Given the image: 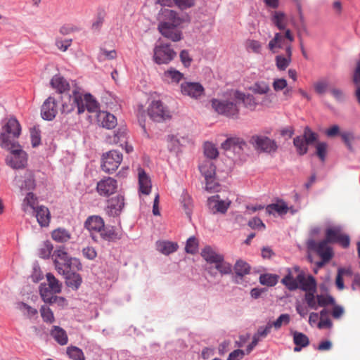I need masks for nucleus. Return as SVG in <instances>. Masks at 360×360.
Returning <instances> with one entry per match:
<instances>
[{
    "mask_svg": "<svg viewBox=\"0 0 360 360\" xmlns=\"http://www.w3.org/2000/svg\"><path fill=\"white\" fill-rule=\"evenodd\" d=\"M214 264V268L221 274L227 275L230 274L232 271V266L229 262L224 261V257H222L219 262H217Z\"/></svg>",
    "mask_w": 360,
    "mask_h": 360,
    "instance_id": "nucleus-44",
    "label": "nucleus"
},
{
    "mask_svg": "<svg viewBox=\"0 0 360 360\" xmlns=\"http://www.w3.org/2000/svg\"><path fill=\"white\" fill-rule=\"evenodd\" d=\"M325 234V240L329 243H338L344 248H347L349 246V236L342 233L340 227H330L326 230Z\"/></svg>",
    "mask_w": 360,
    "mask_h": 360,
    "instance_id": "nucleus-12",
    "label": "nucleus"
},
{
    "mask_svg": "<svg viewBox=\"0 0 360 360\" xmlns=\"http://www.w3.org/2000/svg\"><path fill=\"white\" fill-rule=\"evenodd\" d=\"M138 178L139 192L144 195H148L151 191V180L150 176L141 167L138 169Z\"/></svg>",
    "mask_w": 360,
    "mask_h": 360,
    "instance_id": "nucleus-22",
    "label": "nucleus"
},
{
    "mask_svg": "<svg viewBox=\"0 0 360 360\" xmlns=\"http://www.w3.org/2000/svg\"><path fill=\"white\" fill-rule=\"evenodd\" d=\"M176 56V52L169 44L161 43L156 45L153 50V60L158 65L168 64Z\"/></svg>",
    "mask_w": 360,
    "mask_h": 360,
    "instance_id": "nucleus-10",
    "label": "nucleus"
},
{
    "mask_svg": "<svg viewBox=\"0 0 360 360\" xmlns=\"http://www.w3.org/2000/svg\"><path fill=\"white\" fill-rule=\"evenodd\" d=\"M272 86L274 91H282L286 89L285 91H284L285 95L288 94L290 91V89L287 88V81L283 78L274 79Z\"/></svg>",
    "mask_w": 360,
    "mask_h": 360,
    "instance_id": "nucleus-56",
    "label": "nucleus"
},
{
    "mask_svg": "<svg viewBox=\"0 0 360 360\" xmlns=\"http://www.w3.org/2000/svg\"><path fill=\"white\" fill-rule=\"evenodd\" d=\"M127 133L125 128H119L118 130L111 137L108 138V142L112 144H120V146L123 147L124 143H126L127 139Z\"/></svg>",
    "mask_w": 360,
    "mask_h": 360,
    "instance_id": "nucleus-35",
    "label": "nucleus"
},
{
    "mask_svg": "<svg viewBox=\"0 0 360 360\" xmlns=\"http://www.w3.org/2000/svg\"><path fill=\"white\" fill-rule=\"evenodd\" d=\"M317 309L320 307H325L335 302L334 298L330 295H316Z\"/></svg>",
    "mask_w": 360,
    "mask_h": 360,
    "instance_id": "nucleus-52",
    "label": "nucleus"
},
{
    "mask_svg": "<svg viewBox=\"0 0 360 360\" xmlns=\"http://www.w3.org/2000/svg\"><path fill=\"white\" fill-rule=\"evenodd\" d=\"M158 30L165 38L177 42L182 39V29L191 22L187 13L162 8L158 14Z\"/></svg>",
    "mask_w": 360,
    "mask_h": 360,
    "instance_id": "nucleus-1",
    "label": "nucleus"
},
{
    "mask_svg": "<svg viewBox=\"0 0 360 360\" xmlns=\"http://www.w3.org/2000/svg\"><path fill=\"white\" fill-rule=\"evenodd\" d=\"M39 293L44 302L46 303H53L57 299V297L53 295V292L45 283L40 285Z\"/></svg>",
    "mask_w": 360,
    "mask_h": 360,
    "instance_id": "nucleus-37",
    "label": "nucleus"
},
{
    "mask_svg": "<svg viewBox=\"0 0 360 360\" xmlns=\"http://www.w3.org/2000/svg\"><path fill=\"white\" fill-rule=\"evenodd\" d=\"M117 188L115 179L111 177H105L97 183L96 191L100 195L108 197L114 194Z\"/></svg>",
    "mask_w": 360,
    "mask_h": 360,
    "instance_id": "nucleus-16",
    "label": "nucleus"
},
{
    "mask_svg": "<svg viewBox=\"0 0 360 360\" xmlns=\"http://www.w3.org/2000/svg\"><path fill=\"white\" fill-rule=\"evenodd\" d=\"M63 275L65 278V283L68 286L74 289H77L81 285L82 279L79 274L72 272V271H70Z\"/></svg>",
    "mask_w": 360,
    "mask_h": 360,
    "instance_id": "nucleus-34",
    "label": "nucleus"
},
{
    "mask_svg": "<svg viewBox=\"0 0 360 360\" xmlns=\"http://www.w3.org/2000/svg\"><path fill=\"white\" fill-rule=\"evenodd\" d=\"M290 321V315L288 314H281L275 321L271 323V327H274L276 330H278L283 324L288 325Z\"/></svg>",
    "mask_w": 360,
    "mask_h": 360,
    "instance_id": "nucleus-55",
    "label": "nucleus"
},
{
    "mask_svg": "<svg viewBox=\"0 0 360 360\" xmlns=\"http://www.w3.org/2000/svg\"><path fill=\"white\" fill-rule=\"evenodd\" d=\"M56 271L60 274H65L74 269H82V264L76 259L69 256L64 246L57 248L52 255Z\"/></svg>",
    "mask_w": 360,
    "mask_h": 360,
    "instance_id": "nucleus-5",
    "label": "nucleus"
},
{
    "mask_svg": "<svg viewBox=\"0 0 360 360\" xmlns=\"http://www.w3.org/2000/svg\"><path fill=\"white\" fill-rule=\"evenodd\" d=\"M19 309L22 311H26V314L30 318L36 316L38 314V311L36 309L32 308L24 302L19 304Z\"/></svg>",
    "mask_w": 360,
    "mask_h": 360,
    "instance_id": "nucleus-63",
    "label": "nucleus"
},
{
    "mask_svg": "<svg viewBox=\"0 0 360 360\" xmlns=\"http://www.w3.org/2000/svg\"><path fill=\"white\" fill-rule=\"evenodd\" d=\"M71 237V233L65 228H58L51 232L52 239L59 243L68 242Z\"/></svg>",
    "mask_w": 360,
    "mask_h": 360,
    "instance_id": "nucleus-33",
    "label": "nucleus"
},
{
    "mask_svg": "<svg viewBox=\"0 0 360 360\" xmlns=\"http://www.w3.org/2000/svg\"><path fill=\"white\" fill-rule=\"evenodd\" d=\"M67 354L73 360H85L82 350L75 346L68 347L67 348Z\"/></svg>",
    "mask_w": 360,
    "mask_h": 360,
    "instance_id": "nucleus-48",
    "label": "nucleus"
},
{
    "mask_svg": "<svg viewBox=\"0 0 360 360\" xmlns=\"http://www.w3.org/2000/svg\"><path fill=\"white\" fill-rule=\"evenodd\" d=\"M50 84L59 94H63L70 90V84L60 75H54L51 79Z\"/></svg>",
    "mask_w": 360,
    "mask_h": 360,
    "instance_id": "nucleus-27",
    "label": "nucleus"
},
{
    "mask_svg": "<svg viewBox=\"0 0 360 360\" xmlns=\"http://www.w3.org/2000/svg\"><path fill=\"white\" fill-rule=\"evenodd\" d=\"M302 137L306 140L308 144L311 145L316 141L318 139V134L312 131L309 127H306L304 129Z\"/></svg>",
    "mask_w": 360,
    "mask_h": 360,
    "instance_id": "nucleus-60",
    "label": "nucleus"
},
{
    "mask_svg": "<svg viewBox=\"0 0 360 360\" xmlns=\"http://www.w3.org/2000/svg\"><path fill=\"white\" fill-rule=\"evenodd\" d=\"M248 226L253 229H264L265 224L257 217H254L248 221Z\"/></svg>",
    "mask_w": 360,
    "mask_h": 360,
    "instance_id": "nucleus-64",
    "label": "nucleus"
},
{
    "mask_svg": "<svg viewBox=\"0 0 360 360\" xmlns=\"http://www.w3.org/2000/svg\"><path fill=\"white\" fill-rule=\"evenodd\" d=\"M231 100L220 101L218 99L212 100V108L218 114L228 117L236 118L239 114V108L236 99L231 98Z\"/></svg>",
    "mask_w": 360,
    "mask_h": 360,
    "instance_id": "nucleus-7",
    "label": "nucleus"
},
{
    "mask_svg": "<svg viewBox=\"0 0 360 360\" xmlns=\"http://www.w3.org/2000/svg\"><path fill=\"white\" fill-rule=\"evenodd\" d=\"M148 115L155 122H163L170 117L169 111L160 101H153L148 108Z\"/></svg>",
    "mask_w": 360,
    "mask_h": 360,
    "instance_id": "nucleus-13",
    "label": "nucleus"
},
{
    "mask_svg": "<svg viewBox=\"0 0 360 360\" xmlns=\"http://www.w3.org/2000/svg\"><path fill=\"white\" fill-rule=\"evenodd\" d=\"M85 227L91 232H101L104 228V221L101 217L91 216L85 221Z\"/></svg>",
    "mask_w": 360,
    "mask_h": 360,
    "instance_id": "nucleus-29",
    "label": "nucleus"
},
{
    "mask_svg": "<svg viewBox=\"0 0 360 360\" xmlns=\"http://www.w3.org/2000/svg\"><path fill=\"white\" fill-rule=\"evenodd\" d=\"M328 145L325 142L319 143L316 145V155L321 161L325 160Z\"/></svg>",
    "mask_w": 360,
    "mask_h": 360,
    "instance_id": "nucleus-61",
    "label": "nucleus"
},
{
    "mask_svg": "<svg viewBox=\"0 0 360 360\" xmlns=\"http://www.w3.org/2000/svg\"><path fill=\"white\" fill-rule=\"evenodd\" d=\"M259 282L264 285L274 286L278 282V276L269 274H262L259 276Z\"/></svg>",
    "mask_w": 360,
    "mask_h": 360,
    "instance_id": "nucleus-51",
    "label": "nucleus"
},
{
    "mask_svg": "<svg viewBox=\"0 0 360 360\" xmlns=\"http://www.w3.org/2000/svg\"><path fill=\"white\" fill-rule=\"evenodd\" d=\"M178 244L168 240H159L156 242L157 250L166 255L176 252L178 249Z\"/></svg>",
    "mask_w": 360,
    "mask_h": 360,
    "instance_id": "nucleus-30",
    "label": "nucleus"
},
{
    "mask_svg": "<svg viewBox=\"0 0 360 360\" xmlns=\"http://www.w3.org/2000/svg\"><path fill=\"white\" fill-rule=\"evenodd\" d=\"M232 98L241 101L245 108L251 110H254L257 105L255 98L251 94L246 95L241 91H233L232 92Z\"/></svg>",
    "mask_w": 360,
    "mask_h": 360,
    "instance_id": "nucleus-21",
    "label": "nucleus"
},
{
    "mask_svg": "<svg viewBox=\"0 0 360 360\" xmlns=\"http://www.w3.org/2000/svg\"><path fill=\"white\" fill-rule=\"evenodd\" d=\"M122 233L116 231L113 228L104 229H103L101 232V236L106 240L113 241L119 240L122 238Z\"/></svg>",
    "mask_w": 360,
    "mask_h": 360,
    "instance_id": "nucleus-42",
    "label": "nucleus"
},
{
    "mask_svg": "<svg viewBox=\"0 0 360 360\" xmlns=\"http://www.w3.org/2000/svg\"><path fill=\"white\" fill-rule=\"evenodd\" d=\"M234 271L237 277L242 278L250 273V266L247 262L238 260L234 265Z\"/></svg>",
    "mask_w": 360,
    "mask_h": 360,
    "instance_id": "nucleus-40",
    "label": "nucleus"
},
{
    "mask_svg": "<svg viewBox=\"0 0 360 360\" xmlns=\"http://www.w3.org/2000/svg\"><path fill=\"white\" fill-rule=\"evenodd\" d=\"M181 92L191 98H197L204 92L203 86L198 82H185L181 85Z\"/></svg>",
    "mask_w": 360,
    "mask_h": 360,
    "instance_id": "nucleus-18",
    "label": "nucleus"
},
{
    "mask_svg": "<svg viewBox=\"0 0 360 360\" xmlns=\"http://www.w3.org/2000/svg\"><path fill=\"white\" fill-rule=\"evenodd\" d=\"M72 42V39H63L60 37H57L55 41V45L60 51L65 52L71 46Z\"/></svg>",
    "mask_w": 360,
    "mask_h": 360,
    "instance_id": "nucleus-57",
    "label": "nucleus"
},
{
    "mask_svg": "<svg viewBox=\"0 0 360 360\" xmlns=\"http://www.w3.org/2000/svg\"><path fill=\"white\" fill-rule=\"evenodd\" d=\"M122 158V154L115 150L104 153L102 157V170L108 174L114 172L121 164Z\"/></svg>",
    "mask_w": 360,
    "mask_h": 360,
    "instance_id": "nucleus-9",
    "label": "nucleus"
},
{
    "mask_svg": "<svg viewBox=\"0 0 360 360\" xmlns=\"http://www.w3.org/2000/svg\"><path fill=\"white\" fill-rule=\"evenodd\" d=\"M124 205V202L122 196L117 195L112 198L108 201V205L105 208L106 214L110 217H117L120 214Z\"/></svg>",
    "mask_w": 360,
    "mask_h": 360,
    "instance_id": "nucleus-19",
    "label": "nucleus"
},
{
    "mask_svg": "<svg viewBox=\"0 0 360 360\" xmlns=\"http://www.w3.org/2000/svg\"><path fill=\"white\" fill-rule=\"evenodd\" d=\"M21 127L15 117L9 118L2 127L0 133V146L2 148H12L17 146L16 139L20 136Z\"/></svg>",
    "mask_w": 360,
    "mask_h": 360,
    "instance_id": "nucleus-6",
    "label": "nucleus"
},
{
    "mask_svg": "<svg viewBox=\"0 0 360 360\" xmlns=\"http://www.w3.org/2000/svg\"><path fill=\"white\" fill-rule=\"evenodd\" d=\"M250 143L254 148L259 152L271 153H275L278 148L276 142L266 136H252L250 139Z\"/></svg>",
    "mask_w": 360,
    "mask_h": 360,
    "instance_id": "nucleus-11",
    "label": "nucleus"
},
{
    "mask_svg": "<svg viewBox=\"0 0 360 360\" xmlns=\"http://www.w3.org/2000/svg\"><path fill=\"white\" fill-rule=\"evenodd\" d=\"M246 146L245 142L243 139L239 137L228 138L225 141L221 144V148L224 150H233V151L243 150Z\"/></svg>",
    "mask_w": 360,
    "mask_h": 360,
    "instance_id": "nucleus-25",
    "label": "nucleus"
},
{
    "mask_svg": "<svg viewBox=\"0 0 360 360\" xmlns=\"http://www.w3.org/2000/svg\"><path fill=\"white\" fill-rule=\"evenodd\" d=\"M58 113V105L56 99L49 96L41 105V115L44 120H52Z\"/></svg>",
    "mask_w": 360,
    "mask_h": 360,
    "instance_id": "nucleus-17",
    "label": "nucleus"
},
{
    "mask_svg": "<svg viewBox=\"0 0 360 360\" xmlns=\"http://www.w3.org/2000/svg\"><path fill=\"white\" fill-rule=\"evenodd\" d=\"M201 174L205 176L206 181L205 188L207 191L214 190L217 184L214 182L216 167L212 160H205L199 165Z\"/></svg>",
    "mask_w": 360,
    "mask_h": 360,
    "instance_id": "nucleus-14",
    "label": "nucleus"
},
{
    "mask_svg": "<svg viewBox=\"0 0 360 360\" xmlns=\"http://www.w3.org/2000/svg\"><path fill=\"white\" fill-rule=\"evenodd\" d=\"M294 41V37L292 32L287 29L285 34L276 33L274 37L269 42L268 47L269 50L276 53V49L285 47V56L278 55L276 56V65L279 70H285L291 63L292 58V45Z\"/></svg>",
    "mask_w": 360,
    "mask_h": 360,
    "instance_id": "nucleus-3",
    "label": "nucleus"
},
{
    "mask_svg": "<svg viewBox=\"0 0 360 360\" xmlns=\"http://www.w3.org/2000/svg\"><path fill=\"white\" fill-rule=\"evenodd\" d=\"M309 248L315 252L321 259L330 261L333 255L332 248L329 245V243L325 239L319 242L311 240L308 243Z\"/></svg>",
    "mask_w": 360,
    "mask_h": 360,
    "instance_id": "nucleus-15",
    "label": "nucleus"
},
{
    "mask_svg": "<svg viewBox=\"0 0 360 360\" xmlns=\"http://www.w3.org/2000/svg\"><path fill=\"white\" fill-rule=\"evenodd\" d=\"M51 336L60 345H65L68 343V335L66 332L59 326H53L51 331Z\"/></svg>",
    "mask_w": 360,
    "mask_h": 360,
    "instance_id": "nucleus-36",
    "label": "nucleus"
},
{
    "mask_svg": "<svg viewBox=\"0 0 360 360\" xmlns=\"http://www.w3.org/2000/svg\"><path fill=\"white\" fill-rule=\"evenodd\" d=\"M163 77L167 82L179 83L183 78V74L173 68H171L165 72Z\"/></svg>",
    "mask_w": 360,
    "mask_h": 360,
    "instance_id": "nucleus-38",
    "label": "nucleus"
},
{
    "mask_svg": "<svg viewBox=\"0 0 360 360\" xmlns=\"http://www.w3.org/2000/svg\"><path fill=\"white\" fill-rule=\"evenodd\" d=\"M40 313L44 321L49 323H53L54 321L53 311L47 306H41Z\"/></svg>",
    "mask_w": 360,
    "mask_h": 360,
    "instance_id": "nucleus-59",
    "label": "nucleus"
},
{
    "mask_svg": "<svg viewBox=\"0 0 360 360\" xmlns=\"http://www.w3.org/2000/svg\"><path fill=\"white\" fill-rule=\"evenodd\" d=\"M198 248V242L195 237H191L187 240L185 247L186 252L191 254L197 252Z\"/></svg>",
    "mask_w": 360,
    "mask_h": 360,
    "instance_id": "nucleus-58",
    "label": "nucleus"
},
{
    "mask_svg": "<svg viewBox=\"0 0 360 360\" xmlns=\"http://www.w3.org/2000/svg\"><path fill=\"white\" fill-rule=\"evenodd\" d=\"M68 101L63 100L61 112L68 114L77 108L78 114L83 113L86 110L89 112H96L98 103L90 94H83L79 87H75L72 95L68 97Z\"/></svg>",
    "mask_w": 360,
    "mask_h": 360,
    "instance_id": "nucleus-2",
    "label": "nucleus"
},
{
    "mask_svg": "<svg viewBox=\"0 0 360 360\" xmlns=\"http://www.w3.org/2000/svg\"><path fill=\"white\" fill-rule=\"evenodd\" d=\"M46 276L48 282L47 286L54 294L60 293L62 288L60 281L51 273H48Z\"/></svg>",
    "mask_w": 360,
    "mask_h": 360,
    "instance_id": "nucleus-39",
    "label": "nucleus"
},
{
    "mask_svg": "<svg viewBox=\"0 0 360 360\" xmlns=\"http://www.w3.org/2000/svg\"><path fill=\"white\" fill-rule=\"evenodd\" d=\"M38 200L37 196L32 193L29 192L22 200L21 208L27 214H34L37 209Z\"/></svg>",
    "mask_w": 360,
    "mask_h": 360,
    "instance_id": "nucleus-23",
    "label": "nucleus"
},
{
    "mask_svg": "<svg viewBox=\"0 0 360 360\" xmlns=\"http://www.w3.org/2000/svg\"><path fill=\"white\" fill-rule=\"evenodd\" d=\"M293 144L299 155H303L307 153L309 144L302 136H296L293 140Z\"/></svg>",
    "mask_w": 360,
    "mask_h": 360,
    "instance_id": "nucleus-41",
    "label": "nucleus"
},
{
    "mask_svg": "<svg viewBox=\"0 0 360 360\" xmlns=\"http://www.w3.org/2000/svg\"><path fill=\"white\" fill-rule=\"evenodd\" d=\"M98 122L106 129H110L117 125V119L111 113L106 111H101L98 114Z\"/></svg>",
    "mask_w": 360,
    "mask_h": 360,
    "instance_id": "nucleus-26",
    "label": "nucleus"
},
{
    "mask_svg": "<svg viewBox=\"0 0 360 360\" xmlns=\"http://www.w3.org/2000/svg\"><path fill=\"white\" fill-rule=\"evenodd\" d=\"M204 154L207 158H209V160H212V159H215L218 157L219 152L213 143L206 142L204 144Z\"/></svg>",
    "mask_w": 360,
    "mask_h": 360,
    "instance_id": "nucleus-46",
    "label": "nucleus"
},
{
    "mask_svg": "<svg viewBox=\"0 0 360 360\" xmlns=\"http://www.w3.org/2000/svg\"><path fill=\"white\" fill-rule=\"evenodd\" d=\"M293 270L297 274L296 277H294L292 271L288 270V274L281 280V283L289 290L294 291L297 289H300L306 292L317 290V283L313 276H306L297 266H295Z\"/></svg>",
    "mask_w": 360,
    "mask_h": 360,
    "instance_id": "nucleus-4",
    "label": "nucleus"
},
{
    "mask_svg": "<svg viewBox=\"0 0 360 360\" xmlns=\"http://www.w3.org/2000/svg\"><path fill=\"white\" fill-rule=\"evenodd\" d=\"M316 290L314 291H308L304 294V301L309 308L316 310L317 309V300L316 295Z\"/></svg>",
    "mask_w": 360,
    "mask_h": 360,
    "instance_id": "nucleus-49",
    "label": "nucleus"
},
{
    "mask_svg": "<svg viewBox=\"0 0 360 360\" xmlns=\"http://www.w3.org/2000/svg\"><path fill=\"white\" fill-rule=\"evenodd\" d=\"M249 89L255 94H265L270 90L269 85L264 81L255 82Z\"/></svg>",
    "mask_w": 360,
    "mask_h": 360,
    "instance_id": "nucleus-43",
    "label": "nucleus"
},
{
    "mask_svg": "<svg viewBox=\"0 0 360 360\" xmlns=\"http://www.w3.org/2000/svg\"><path fill=\"white\" fill-rule=\"evenodd\" d=\"M22 179H18V176L15 178V180L18 181V186L20 190L30 191L35 188L36 181L34 173L32 170H26Z\"/></svg>",
    "mask_w": 360,
    "mask_h": 360,
    "instance_id": "nucleus-20",
    "label": "nucleus"
},
{
    "mask_svg": "<svg viewBox=\"0 0 360 360\" xmlns=\"http://www.w3.org/2000/svg\"><path fill=\"white\" fill-rule=\"evenodd\" d=\"M245 46L247 51L248 52L257 54L261 53L262 49V44L257 40L248 39L245 41Z\"/></svg>",
    "mask_w": 360,
    "mask_h": 360,
    "instance_id": "nucleus-47",
    "label": "nucleus"
},
{
    "mask_svg": "<svg viewBox=\"0 0 360 360\" xmlns=\"http://www.w3.org/2000/svg\"><path fill=\"white\" fill-rule=\"evenodd\" d=\"M290 208L288 205L283 200L278 201L276 203L270 204L266 207V212L269 214H274V212H276L279 215H283L287 214Z\"/></svg>",
    "mask_w": 360,
    "mask_h": 360,
    "instance_id": "nucleus-32",
    "label": "nucleus"
},
{
    "mask_svg": "<svg viewBox=\"0 0 360 360\" xmlns=\"http://www.w3.org/2000/svg\"><path fill=\"white\" fill-rule=\"evenodd\" d=\"M293 341L295 345L301 347H307L309 345L308 337L300 332L295 331L293 333Z\"/></svg>",
    "mask_w": 360,
    "mask_h": 360,
    "instance_id": "nucleus-50",
    "label": "nucleus"
},
{
    "mask_svg": "<svg viewBox=\"0 0 360 360\" xmlns=\"http://www.w3.org/2000/svg\"><path fill=\"white\" fill-rule=\"evenodd\" d=\"M10 151L9 155L6 158L7 165L13 169H18L24 168L27 165V155L21 148L19 143L12 148H5Z\"/></svg>",
    "mask_w": 360,
    "mask_h": 360,
    "instance_id": "nucleus-8",
    "label": "nucleus"
},
{
    "mask_svg": "<svg viewBox=\"0 0 360 360\" xmlns=\"http://www.w3.org/2000/svg\"><path fill=\"white\" fill-rule=\"evenodd\" d=\"M272 20L276 26L280 30H283L285 29L287 22L286 18L284 13L281 11H276L274 13Z\"/></svg>",
    "mask_w": 360,
    "mask_h": 360,
    "instance_id": "nucleus-45",
    "label": "nucleus"
},
{
    "mask_svg": "<svg viewBox=\"0 0 360 360\" xmlns=\"http://www.w3.org/2000/svg\"><path fill=\"white\" fill-rule=\"evenodd\" d=\"M35 217L38 223L41 226H47L50 223L51 214L49 209L45 206L41 205L34 210Z\"/></svg>",
    "mask_w": 360,
    "mask_h": 360,
    "instance_id": "nucleus-28",
    "label": "nucleus"
},
{
    "mask_svg": "<svg viewBox=\"0 0 360 360\" xmlns=\"http://www.w3.org/2000/svg\"><path fill=\"white\" fill-rule=\"evenodd\" d=\"M117 58V52L115 49L108 51L103 48L100 49L98 59L99 61L113 60Z\"/></svg>",
    "mask_w": 360,
    "mask_h": 360,
    "instance_id": "nucleus-53",
    "label": "nucleus"
},
{
    "mask_svg": "<svg viewBox=\"0 0 360 360\" xmlns=\"http://www.w3.org/2000/svg\"><path fill=\"white\" fill-rule=\"evenodd\" d=\"M174 4L181 10H185L195 5V0H175Z\"/></svg>",
    "mask_w": 360,
    "mask_h": 360,
    "instance_id": "nucleus-62",
    "label": "nucleus"
},
{
    "mask_svg": "<svg viewBox=\"0 0 360 360\" xmlns=\"http://www.w3.org/2000/svg\"><path fill=\"white\" fill-rule=\"evenodd\" d=\"M231 202L220 199L219 195H214L208 198V205L214 212L225 213L228 210Z\"/></svg>",
    "mask_w": 360,
    "mask_h": 360,
    "instance_id": "nucleus-24",
    "label": "nucleus"
},
{
    "mask_svg": "<svg viewBox=\"0 0 360 360\" xmlns=\"http://www.w3.org/2000/svg\"><path fill=\"white\" fill-rule=\"evenodd\" d=\"M201 256L209 264H215L219 262V259L224 257L222 255L217 253L210 246H206L202 250Z\"/></svg>",
    "mask_w": 360,
    "mask_h": 360,
    "instance_id": "nucleus-31",
    "label": "nucleus"
},
{
    "mask_svg": "<svg viewBox=\"0 0 360 360\" xmlns=\"http://www.w3.org/2000/svg\"><path fill=\"white\" fill-rule=\"evenodd\" d=\"M328 311L322 309L320 311V321L318 323V328L321 329L324 328H330L332 326L331 321L327 318Z\"/></svg>",
    "mask_w": 360,
    "mask_h": 360,
    "instance_id": "nucleus-54",
    "label": "nucleus"
}]
</instances>
